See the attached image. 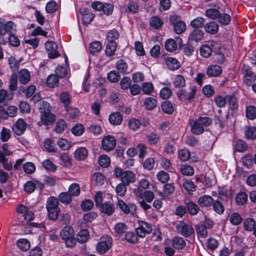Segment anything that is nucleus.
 I'll return each instance as SVG.
<instances>
[{
  "mask_svg": "<svg viewBox=\"0 0 256 256\" xmlns=\"http://www.w3.org/2000/svg\"><path fill=\"white\" fill-rule=\"evenodd\" d=\"M212 122V119L209 117L200 116L196 120L190 119L188 124L190 126L192 133L196 135H200L204 132V127L210 126Z\"/></svg>",
  "mask_w": 256,
  "mask_h": 256,
  "instance_id": "1",
  "label": "nucleus"
},
{
  "mask_svg": "<svg viewBox=\"0 0 256 256\" xmlns=\"http://www.w3.org/2000/svg\"><path fill=\"white\" fill-rule=\"evenodd\" d=\"M92 7L98 11H102L103 13L106 15H110L112 14L114 10V6L110 4H104L100 2H92Z\"/></svg>",
  "mask_w": 256,
  "mask_h": 256,
  "instance_id": "2",
  "label": "nucleus"
},
{
  "mask_svg": "<svg viewBox=\"0 0 256 256\" xmlns=\"http://www.w3.org/2000/svg\"><path fill=\"white\" fill-rule=\"evenodd\" d=\"M139 226L136 229L137 235L140 238H144L146 234H150L152 231L151 226L142 220L138 221Z\"/></svg>",
  "mask_w": 256,
  "mask_h": 256,
  "instance_id": "3",
  "label": "nucleus"
},
{
  "mask_svg": "<svg viewBox=\"0 0 256 256\" xmlns=\"http://www.w3.org/2000/svg\"><path fill=\"white\" fill-rule=\"evenodd\" d=\"M242 70L244 76V84L246 86H250L252 82L256 80V75L252 71L251 68L248 66L244 64L242 67Z\"/></svg>",
  "mask_w": 256,
  "mask_h": 256,
  "instance_id": "4",
  "label": "nucleus"
},
{
  "mask_svg": "<svg viewBox=\"0 0 256 256\" xmlns=\"http://www.w3.org/2000/svg\"><path fill=\"white\" fill-rule=\"evenodd\" d=\"M16 26L14 22L12 21H9L6 22V20L2 18H0V34L4 35L6 33L10 34L12 32V30Z\"/></svg>",
  "mask_w": 256,
  "mask_h": 256,
  "instance_id": "5",
  "label": "nucleus"
},
{
  "mask_svg": "<svg viewBox=\"0 0 256 256\" xmlns=\"http://www.w3.org/2000/svg\"><path fill=\"white\" fill-rule=\"evenodd\" d=\"M176 228L179 233L185 237L189 236L194 232V229L191 226L183 222L176 225Z\"/></svg>",
  "mask_w": 256,
  "mask_h": 256,
  "instance_id": "6",
  "label": "nucleus"
},
{
  "mask_svg": "<svg viewBox=\"0 0 256 256\" xmlns=\"http://www.w3.org/2000/svg\"><path fill=\"white\" fill-rule=\"evenodd\" d=\"M27 128L26 123L22 119H18L12 126L13 132L18 136L22 134Z\"/></svg>",
  "mask_w": 256,
  "mask_h": 256,
  "instance_id": "7",
  "label": "nucleus"
},
{
  "mask_svg": "<svg viewBox=\"0 0 256 256\" xmlns=\"http://www.w3.org/2000/svg\"><path fill=\"white\" fill-rule=\"evenodd\" d=\"M45 46L49 58H54L60 55L57 50L58 46L56 43L53 42H47L45 44Z\"/></svg>",
  "mask_w": 256,
  "mask_h": 256,
  "instance_id": "8",
  "label": "nucleus"
},
{
  "mask_svg": "<svg viewBox=\"0 0 256 256\" xmlns=\"http://www.w3.org/2000/svg\"><path fill=\"white\" fill-rule=\"evenodd\" d=\"M118 205L121 210L126 214H133L136 212V206L134 204H126L122 200H118Z\"/></svg>",
  "mask_w": 256,
  "mask_h": 256,
  "instance_id": "9",
  "label": "nucleus"
},
{
  "mask_svg": "<svg viewBox=\"0 0 256 256\" xmlns=\"http://www.w3.org/2000/svg\"><path fill=\"white\" fill-rule=\"evenodd\" d=\"M116 146L115 138L112 136H105L102 140V146L104 150L109 152L112 150Z\"/></svg>",
  "mask_w": 256,
  "mask_h": 256,
  "instance_id": "10",
  "label": "nucleus"
},
{
  "mask_svg": "<svg viewBox=\"0 0 256 256\" xmlns=\"http://www.w3.org/2000/svg\"><path fill=\"white\" fill-rule=\"evenodd\" d=\"M44 187V184L39 182L38 181H35V182L28 181L24 184V189L26 192L31 194L36 188L42 190Z\"/></svg>",
  "mask_w": 256,
  "mask_h": 256,
  "instance_id": "11",
  "label": "nucleus"
},
{
  "mask_svg": "<svg viewBox=\"0 0 256 256\" xmlns=\"http://www.w3.org/2000/svg\"><path fill=\"white\" fill-rule=\"evenodd\" d=\"M112 240L111 238H107L106 241H102L96 245V250L100 254L106 252L112 247Z\"/></svg>",
  "mask_w": 256,
  "mask_h": 256,
  "instance_id": "12",
  "label": "nucleus"
},
{
  "mask_svg": "<svg viewBox=\"0 0 256 256\" xmlns=\"http://www.w3.org/2000/svg\"><path fill=\"white\" fill-rule=\"evenodd\" d=\"M80 11L82 16V22L84 25L90 24L95 16V15L91 12L88 8H80Z\"/></svg>",
  "mask_w": 256,
  "mask_h": 256,
  "instance_id": "13",
  "label": "nucleus"
},
{
  "mask_svg": "<svg viewBox=\"0 0 256 256\" xmlns=\"http://www.w3.org/2000/svg\"><path fill=\"white\" fill-rule=\"evenodd\" d=\"M100 211L102 213L108 216H112L115 211L114 204L110 202H106L100 206Z\"/></svg>",
  "mask_w": 256,
  "mask_h": 256,
  "instance_id": "14",
  "label": "nucleus"
},
{
  "mask_svg": "<svg viewBox=\"0 0 256 256\" xmlns=\"http://www.w3.org/2000/svg\"><path fill=\"white\" fill-rule=\"evenodd\" d=\"M17 76L20 82L24 84H28L30 80V73L26 69H22L19 71Z\"/></svg>",
  "mask_w": 256,
  "mask_h": 256,
  "instance_id": "15",
  "label": "nucleus"
},
{
  "mask_svg": "<svg viewBox=\"0 0 256 256\" xmlns=\"http://www.w3.org/2000/svg\"><path fill=\"white\" fill-rule=\"evenodd\" d=\"M214 202L212 198L208 195L200 196L198 200V204L201 208L208 207Z\"/></svg>",
  "mask_w": 256,
  "mask_h": 256,
  "instance_id": "16",
  "label": "nucleus"
},
{
  "mask_svg": "<svg viewBox=\"0 0 256 256\" xmlns=\"http://www.w3.org/2000/svg\"><path fill=\"white\" fill-rule=\"evenodd\" d=\"M136 180V175L132 171L126 170L124 172L122 178V182L126 184L127 186L130 183H133Z\"/></svg>",
  "mask_w": 256,
  "mask_h": 256,
  "instance_id": "17",
  "label": "nucleus"
},
{
  "mask_svg": "<svg viewBox=\"0 0 256 256\" xmlns=\"http://www.w3.org/2000/svg\"><path fill=\"white\" fill-rule=\"evenodd\" d=\"M222 72L220 66L218 65L210 66L206 70V74L209 77L217 76H219Z\"/></svg>",
  "mask_w": 256,
  "mask_h": 256,
  "instance_id": "18",
  "label": "nucleus"
},
{
  "mask_svg": "<svg viewBox=\"0 0 256 256\" xmlns=\"http://www.w3.org/2000/svg\"><path fill=\"white\" fill-rule=\"evenodd\" d=\"M59 201L58 198L52 196L49 198L46 202V210H60L58 207Z\"/></svg>",
  "mask_w": 256,
  "mask_h": 256,
  "instance_id": "19",
  "label": "nucleus"
},
{
  "mask_svg": "<svg viewBox=\"0 0 256 256\" xmlns=\"http://www.w3.org/2000/svg\"><path fill=\"white\" fill-rule=\"evenodd\" d=\"M218 24L214 21L208 22L204 26L206 31L212 34H216L218 30Z\"/></svg>",
  "mask_w": 256,
  "mask_h": 256,
  "instance_id": "20",
  "label": "nucleus"
},
{
  "mask_svg": "<svg viewBox=\"0 0 256 256\" xmlns=\"http://www.w3.org/2000/svg\"><path fill=\"white\" fill-rule=\"evenodd\" d=\"M166 64L168 68L172 70H178L180 66V62L176 58H168L166 60Z\"/></svg>",
  "mask_w": 256,
  "mask_h": 256,
  "instance_id": "21",
  "label": "nucleus"
},
{
  "mask_svg": "<svg viewBox=\"0 0 256 256\" xmlns=\"http://www.w3.org/2000/svg\"><path fill=\"white\" fill-rule=\"evenodd\" d=\"M109 120L111 124L113 125H118L122 123V116L118 112H116L112 114L109 116Z\"/></svg>",
  "mask_w": 256,
  "mask_h": 256,
  "instance_id": "22",
  "label": "nucleus"
},
{
  "mask_svg": "<svg viewBox=\"0 0 256 256\" xmlns=\"http://www.w3.org/2000/svg\"><path fill=\"white\" fill-rule=\"evenodd\" d=\"M72 236H74V230L72 228L68 226H64L60 233L61 238L64 240Z\"/></svg>",
  "mask_w": 256,
  "mask_h": 256,
  "instance_id": "23",
  "label": "nucleus"
},
{
  "mask_svg": "<svg viewBox=\"0 0 256 256\" xmlns=\"http://www.w3.org/2000/svg\"><path fill=\"white\" fill-rule=\"evenodd\" d=\"M41 120L44 124L48 125L55 121V116L50 112L41 114Z\"/></svg>",
  "mask_w": 256,
  "mask_h": 256,
  "instance_id": "24",
  "label": "nucleus"
},
{
  "mask_svg": "<svg viewBox=\"0 0 256 256\" xmlns=\"http://www.w3.org/2000/svg\"><path fill=\"white\" fill-rule=\"evenodd\" d=\"M116 44L114 41L110 40V42H108L106 48V54L107 56H112L116 52Z\"/></svg>",
  "mask_w": 256,
  "mask_h": 256,
  "instance_id": "25",
  "label": "nucleus"
},
{
  "mask_svg": "<svg viewBox=\"0 0 256 256\" xmlns=\"http://www.w3.org/2000/svg\"><path fill=\"white\" fill-rule=\"evenodd\" d=\"M186 208L188 212L192 216L196 215L200 210L198 206L192 201H190L186 204Z\"/></svg>",
  "mask_w": 256,
  "mask_h": 256,
  "instance_id": "26",
  "label": "nucleus"
},
{
  "mask_svg": "<svg viewBox=\"0 0 256 256\" xmlns=\"http://www.w3.org/2000/svg\"><path fill=\"white\" fill-rule=\"evenodd\" d=\"M87 156L88 151L84 148H78L74 152V158L78 160H84Z\"/></svg>",
  "mask_w": 256,
  "mask_h": 256,
  "instance_id": "27",
  "label": "nucleus"
},
{
  "mask_svg": "<svg viewBox=\"0 0 256 256\" xmlns=\"http://www.w3.org/2000/svg\"><path fill=\"white\" fill-rule=\"evenodd\" d=\"M204 38V32L202 30L196 28L194 29L189 36V38L196 42H198L202 40Z\"/></svg>",
  "mask_w": 256,
  "mask_h": 256,
  "instance_id": "28",
  "label": "nucleus"
},
{
  "mask_svg": "<svg viewBox=\"0 0 256 256\" xmlns=\"http://www.w3.org/2000/svg\"><path fill=\"white\" fill-rule=\"evenodd\" d=\"M18 76L15 72H14L10 76L8 88L10 92L12 93L17 90L18 86Z\"/></svg>",
  "mask_w": 256,
  "mask_h": 256,
  "instance_id": "29",
  "label": "nucleus"
},
{
  "mask_svg": "<svg viewBox=\"0 0 256 256\" xmlns=\"http://www.w3.org/2000/svg\"><path fill=\"white\" fill-rule=\"evenodd\" d=\"M226 104H228L229 107L232 110H235L238 108V104L236 98L234 96L228 95L226 96Z\"/></svg>",
  "mask_w": 256,
  "mask_h": 256,
  "instance_id": "30",
  "label": "nucleus"
},
{
  "mask_svg": "<svg viewBox=\"0 0 256 256\" xmlns=\"http://www.w3.org/2000/svg\"><path fill=\"white\" fill-rule=\"evenodd\" d=\"M172 244L175 248L181 250L185 246L186 242L182 238L176 236L173 238Z\"/></svg>",
  "mask_w": 256,
  "mask_h": 256,
  "instance_id": "31",
  "label": "nucleus"
},
{
  "mask_svg": "<svg viewBox=\"0 0 256 256\" xmlns=\"http://www.w3.org/2000/svg\"><path fill=\"white\" fill-rule=\"evenodd\" d=\"M102 44L98 41L92 42L89 46L90 52L92 54L99 52L102 50Z\"/></svg>",
  "mask_w": 256,
  "mask_h": 256,
  "instance_id": "32",
  "label": "nucleus"
},
{
  "mask_svg": "<svg viewBox=\"0 0 256 256\" xmlns=\"http://www.w3.org/2000/svg\"><path fill=\"white\" fill-rule=\"evenodd\" d=\"M89 232L87 230H81L77 234V240L80 243L82 244L86 242L88 239Z\"/></svg>",
  "mask_w": 256,
  "mask_h": 256,
  "instance_id": "33",
  "label": "nucleus"
},
{
  "mask_svg": "<svg viewBox=\"0 0 256 256\" xmlns=\"http://www.w3.org/2000/svg\"><path fill=\"white\" fill-rule=\"evenodd\" d=\"M58 200L65 204H69L72 202L71 195L67 192H61L58 196Z\"/></svg>",
  "mask_w": 256,
  "mask_h": 256,
  "instance_id": "34",
  "label": "nucleus"
},
{
  "mask_svg": "<svg viewBox=\"0 0 256 256\" xmlns=\"http://www.w3.org/2000/svg\"><path fill=\"white\" fill-rule=\"evenodd\" d=\"M58 78L56 74H51L46 80V84L50 88H54L58 85Z\"/></svg>",
  "mask_w": 256,
  "mask_h": 256,
  "instance_id": "35",
  "label": "nucleus"
},
{
  "mask_svg": "<svg viewBox=\"0 0 256 256\" xmlns=\"http://www.w3.org/2000/svg\"><path fill=\"white\" fill-rule=\"evenodd\" d=\"M246 137L248 139L254 140L256 138V127L248 126L245 130Z\"/></svg>",
  "mask_w": 256,
  "mask_h": 256,
  "instance_id": "36",
  "label": "nucleus"
},
{
  "mask_svg": "<svg viewBox=\"0 0 256 256\" xmlns=\"http://www.w3.org/2000/svg\"><path fill=\"white\" fill-rule=\"evenodd\" d=\"M144 104L146 110H151L156 107V101L154 98L149 97L145 100Z\"/></svg>",
  "mask_w": 256,
  "mask_h": 256,
  "instance_id": "37",
  "label": "nucleus"
},
{
  "mask_svg": "<svg viewBox=\"0 0 256 256\" xmlns=\"http://www.w3.org/2000/svg\"><path fill=\"white\" fill-rule=\"evenodd\" d=\"M60 99L61 102H62L64 107L69 105L70 102V96L68 92H63L60 94Z\"/></svg>",
  "mask_w": 256,
  "mask_h": 256,
  "instance_id": "38",
  "label": "nucleus"
},
{
  "mask_svg": "<svg viewBox=\"0 0 256 256\" xmlns=\"http://www.w3.org/2000/svg\"><path fill=\"white\" fill-rule=\"evenodd\" d=\"M162 110L166 114H171L174 112V108L170 102L167 100L163 102L161 105Z\"/></svg>",
  "mask_w": 256,
  "mask_h": 256,
  "instance_id": "39",
  "label": "nucleus"
},
{
  "mask_svg": "<svg viewBox=\"0 0 256 256\" xmlns=\"http://www.w3.org/2000/svg\"><path fill=\"white\" fill-rule=\"evenodd\" d=\"M163 22L160 18L157 16H154L151 18L150 25L155 29H159L162 26Z\"/></svg>",
  "mask_w": 256,
  "mask_h": 256,
  "instance_id": "40",
  "label": "nucleus"
},
{
  "mask_svg": "<svg viewBox=\"0 0 256 256\" xmlns=\"http://www.w3.org/2000/svg\"><path fill=\"white\" fill-rule=\"evenodd\" d=\"M220 12L216 8H210L206 10V15L212 20L218 19L220 16Z\"/></svg>",
  "mask_w": 256,
  "mask_h": 256,
  "instance_id": "41",
  "label": "nucleus"
},
{
  "mask_svg": "<svg viewBox=\"0 0 256 256\" xmlns=\"http://www.w3.org/2000/svg\"><path fill=\"white\" fill-rule=\"evenodd\" d=\"M196 230L198 236L206 238L208 236L206 226L204 224H200L196 226Z\"/></svg>",
  "mask_w": 256,
  "mask_h": 256,
  "instance_id": "42",
  "label": "nucleus"
},
{
  "mask_svg": "<svg viewBox=\"0 0 256 256\" xmlns=\"http://www.w3.org/2000/svg\"><path fill=\"white\" fill-rule=\"evenodd\" d=\"M80 186L76 183L72 184L68 188V193L72 196H78L80 194Z\"/></svg>",
  "mask_w": 256,
  "mask_h": 256,
  "instance_id": "43",
  "label": "nucleus"
},
{
  "mask_svg": "<svg viewBox=\"0 0 256 256\" xmlns=\"http://www.w3.org/2000/svg\"><path fill=\"white\" fill-rule=\"evenodd\" d=\"M248 200L247 194L244 192L238 193L236 196V202L238 205L245 204Z\"/></svg>",
  "mask_w": 256,
  "mask_h": 256,
  "instance_id": "44",
  "label": "nucleus"
},
{
  "mask_svg": "<svg viewBox=\"0 0 256 256\" xmlns=\"http://www.w3.org/2000/svg\"><path fill=\"white\" fill-rule=\"evenodd\" d=\"M214 210L216 212L219 214H223L224 210V208L223 204L218 200H214L212 203Z\"/></svg>",
  "mask_w": 256,
  "mask_h": 256,
  "instance_id": "45",
  "label": "nucleus"
},
{
  "mask_svg": "<svg viewBox=\"0 0 256 256\" xmlns=\"http://www.w3.org/2000/svg\"><path fill=\"white\" fill-rule=\"evenodd\" d=\"M218 19V22L224 26L228 24L231 20L230 16L226 13H220Z\"/></svg>",
  "mask_w": 256,
  "mask_h": 256,
  "instance_id": "46",
  "label": "nucleus"
},
{
  "mask_svg": "<svg viewBox=\"0 0 256 256\" xmlns=\"http://www.w3.org/2000/svg\"><path fill=\"white\" fill-rule=\"evenodd\" d=\"M204 22L205 20L204 18L198 17L192 20L190 22V25L192 26L198 28L204 26Z\"/></svg>",
  "mask_w": 256,
  "mask_h": 256,
  "instance_id": "47",
  "label": "nucleus"
},
{
  "mask_svg": "<svg viewBox=\"0 0 256 256\" xmlns=\"http://www.w3.org/2000/svg\"><path fill=\"white\" fill-rule=\"evenodd\" d=\"M180 170L184 175L192 176L194 173V169L192 166L189 165H182L181 166Z\"/></svg>",
  "mask_w": 256,
  "mask_h": 256,
  "instance_id": "48",
  "label": "nucleus"
},
{
  "mask_svg": "<svg viewBox=\"0 0 256 256\" xmlns=\"http://www.w3.org/2000/svg\"><path fill=\"white\" fill-rule=\"evenodd\" d=\"M126 230L127 226L126 224L123 222L118 223L114 226V230L119 236L125 233Z\"/></svg>",
  "mask_w": 256,
  "mask_h": 256,
  "instance_id": "49",
  "label": "nucleus"
},
{
  "mask_svg": "<svg viewBox=\"0 0 256 256\" xmlns=\"http://www.w3.org/2000/svg\"><path fill=\"white\" fill-rule=\"evenodd\" d=\"M246 116L248 119H254L256 118V108L252 106H248L246 110Z\"/></svg>",
  "mask_w": 256,
  "mask_h": 256,
  "instance_id": "50",
  "label": "nucleus"
},
{
  "mask_svg": "<svg viewBox=\"0 0 256 256\" xmlns=\"http://www.w3.org/2000/svg\"><path fill=\"white\" fill-rule=\"evenodd\" d=\"M256 222L252 218H248L244 223V229L248 231H252L254 228Z\"/></svg>",
  "mask_w": 256,
  "mask_h": 256,
  "instance_id": "51",
  "label": "nucleus"
},
{
  "mask_svg": "<svg viewBox=\"0 0 256 256\" xmlns=\"http://www.w3.org/2000/svg\"><path fill=\"white\" fill-rule=\"evenodd\" d=\"M18 246L22 250L26 251L30 248V242L26 239L20 240L17 242Z\"/></svg>",
  "mask_w": 256,
  "mask_h": 256,
  "instance_id": "52",
  "label": "nucleus"
},
{
  "mask_svg": "<svg viewBox=\"0 0 256 256\" xmlns=\"http://www.w3.org/2000/svg\"><path fill=\"white\" fill-rule=\"evenodd\" d=\"M186 29V25L184 22H179L176 26H174V32L176 34H181L183 33Z\"/></svg>",
  "mask_w": 256,
  "mask_h": 256,
  "instance_id": "53",
  "label": "nucleus"
},
{
  "mask_svg": "<svg viewBox=\"0 0 256 256\" xmlns=\"http://www.w3.org/2000/svg\"><path fill=\"white\" fill-rule=\"evenodd\" d=\"M165 48L168 51L172 52L176 49L177 44L174 40L169 39L165 42Z\"/></svg>",
  "mask_w": 256,
  "mask_h": 256,
  "instance_id": "54",
  "label": "nucleus"
},
{
  "mask_svg": "<svg viewBox=\"0 0 256 256\" xmlns=\"http://www.w3.org/2000/svg\"><path fill=\"white\" fill-rule=\"evenodd\" d=\"M201 55L204 58H208L212 54V49L208 45H204L200 49Z\"/></svg>",
  "mask_w": 256,
  "mask_h": 256,
  "instance_id": "55",
  "label": "nucleus"
},
{
  "mask_svg": "<svg viewBox=\"0 0 256 256\" xmlns=\"http://www.w3.org/2000/svg\"><path fill=\"white\" fill-rule=\"evenodd\" d=\"M116 68L122 74H125L128 69V64L123 60H120L116 63Z\"/></svg>",
  "mask_w": 256,
  "mask_h": 256,
  "instance_id": "56",
  "label": "nucleus"
},
{
  "mask_svg": "<svg viewBox=\"0 0 256 256\" xmlns=\"http://www.w3.org/2000/svg\"><path fill=\"white\" fill-rule=\"evenodd\" d=\"M174 84L176 88L184 87L185 84V79L181 75L176 76L174 81Z\"/></svg>",
  "mask_w": 256,
  "mask_h": 256,
  "instance_id": "57",
  "label": "nucleus"
},
{
  "mask_svg": "<svg viewBox=\"0 0 256 256\" xmlns=\"http://www.w3.org/2000/svg\"><path fill=\"white\" fill-rule=\"evenodd\" d=\"M230 222L235 226L238 225L242 222V218L239 214L234 212L230 217Z\"/></svg>",
  "mask_w": 256,
  "mask_h": 256,
  "instance_id": "58",
  "label": "nucleus"
},
{
  "mask_svg": "<svg viewBox=\"0 0 256 256\" xmlns=\"http://www.w3.org/2000/svg\"><path fill=\"white\" fill-rule=\"evenodd\" d=\"M98 163L100 166L106 168L110 166V160L106 155H102L99 158Z\"/></svg>",
  "mask_w": 256,
  "mask_h": 256,
  "instance_id": "59",
  "label": "nucleus"
},
{
  "mask_svg": "<svg viewBox=\"0 0 256 256\" xmlns=\"http://www.w3.org/2000/svg\"><path fill=\"white\" fill-rule=\"evenodd\" d=\"M190 156V152L188 150H181L178 152V158L182 162H185L188 160Z\"/></svg>",
  "mask_w": 256,
  "mask_h": 256,
  "instance_id": "60",
  "label": "nucleus"
},
{
  "mask_svg": "<svg viewBox=\"0 0 256 256\" xmlns=\"http://www.w3.org/2000/svg\"><path fill=\"white\" fill-rule=\"evenodd\" d=\"M126 186H127L126 184L122 182V183L119 184L116 187V194L120 196H124L126 192Z\"/></svg>",
  "mask_w": 256,
  "mask_h": 256,
  "instance_id": "61",
  "label": "nucleus"
},
{
  "mask_svg": "<svg viewBox=\"0 0 256 256\" xmlns=\"http://www.w3.org/2000/svg\"><path fill=\"white\" fill-rule=\"evenodd\" d=\"M70 216L68 214H63L60 216V218L58 220L59 224L60 226L66 225V226L70 224Z\"/></svg>",
  "mask_w": 256,
  "mask_h": 256,
  "instance_id": "62",
  "label": "nucleus"
},
{
  "mask_svg": "<svg viewBox=\"0 0 256 256\" xmlns=\"http://www.w3.org/2000/svg\"><path fill=\"white\" fill-rule=\"evenodd\" d=\"M120 75L116 71H112L108 74V80L112 82H116L120 79Z\"/></svg>",
  "mask_w": 256,
  "mask_h": 256,
  "instance_id": "63",
  "label": "nucleus"
},
{
  "mask_svg": "<svg viewBox=\"0 0 256 256\" xmlns=\"http://www.w3.org/2000/svg\"><path fill=\"white\" fill-rule=\"evenodd\" d=\"M92 178L96 185L101 186L104 183V176L100 172H95L93 174Z\"/></svg>",
  "mask_w": 256,
  "mask_h": 256,
  "instance_id": "64",
  "label": "nucleus"
}]
</instances>
